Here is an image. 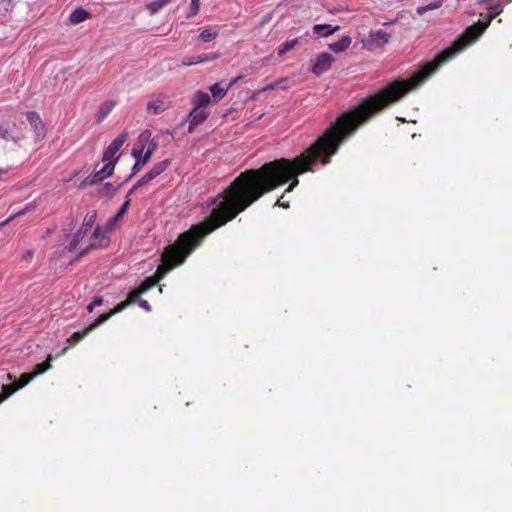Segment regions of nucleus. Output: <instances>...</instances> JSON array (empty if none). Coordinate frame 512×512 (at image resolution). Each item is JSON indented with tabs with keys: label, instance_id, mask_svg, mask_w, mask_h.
Wrapping results in <instances>:
<instances>
[{
	"label": "nucleus",
	"instance_id": "obj_1",
	"mask_svg": "<svg viewBox=\"0 0 512 512\" xmlns=\"http://www.w3.org/2000/svg\"><path fill=\"white\" fill-rule=\"evenodd\" d=\"M313 165L304 151L293 160L281 158L265 163L258 169L241 172L213 199L215 206L210 215L181 233L173 244L166 246L155 274L146 278L137 289L132 290L126 300L112 309V313L117 314L136 303L142 294L153 288L173 268L182 264L207 235L235 219L266 193L289 181L291 184L287 191L293 190L299 183L298 175L311 171Z\"/></svg>",
	"mask_w": 512,
	"mask_h": 512
},
{
	"label": "nucleus",
	"instance_id": "obj_2",
	"mask_svg": "<svg viewBox=\"0 0 512 512\" xmlns=\"http://www.w3.org/2000/svg\"><path fill=\"white\" fill-rule=\"evenodd\" d=\"M488 27V23L478 21L467 27L453 44L425 63L410 78L395 80L378 92L363 99L358 105L343 112L328 129L305 150L315 164L318 160L327 165L340 146L348 140L364 123L377 113L399 101L410 91L418 88L430 78L441 66L452 59L472 42L477 40Z\"/></svg>",
	"mask_w": 512,
	"mask_h": 512
},
{
	"label": "nucleus",
	"instance_id": "obj_3",
	"mask_svg": "<svg viewBox=\"0 0 512 512\" xmlns=\"http://www.w3.org/2000/svg\"><path fill=\"white\" fill-rule=\"evenodd\" d=\"M139 141L141 143L148 142V146L146 151L143 154V147L141 149L134 148L131 152L132 156L136 159L135 164L132 167V173L131 176L137 174L144 165H146L150 159L153 153L156 151L158 147V143L154 140H150V133L144 132L139 136Z\"/></svg>",
	"mask_w": 512,
	"mask_h": 512
},
{
	"label": "nucleus",
	"instance_id": "obj_4",
	"mask_svg": "<svg viewBox=\"0 0 512 512\" xmlns=\"http://www.w3.org/2000/svg\"><path fill=\"white\" fill-rule=\"evenodd\" d=\"M96 217H97V213H96L95 210H92V211L88 212L85 215L83 223H82L80 229L75 233V235L73 236L72 240L70 241V243L66 247V249L69 252L75 251L76 248L78 247V245L82 242L83 238L88 233H90V231L92 230V228H93V226L95 224Z\"/></svg>",
	"mask_w": 512,
	"mask_h": 512
},
{
	"label": "nucleus",
	"instance_id": "obj_5",
	"mask_svg": "<svg viewBox=\"0 0 512 512\" xmlns=\"http://www.w3.org/2000/svg\"><path fill=\"white\" fill-rule=\"evenodd\" d=\"M91 239H93V241H91L83 250L79 252L77 258L86 255L89 251L93 249L106 248L110 244L109 237L106 235L105 232L101 230L100 226L95 227L93 233L91 234Z\"/></svg>",
	"mask_w": 512,
	"mask_h": 512
},
{
	"label": "nucleus",
	"instance_id": "obj_6",
	"mask_svg": "<svg viewBox=\"0 0 512 512\" xmlns=\"http://www.w3.org/2000/svg\"><path fill=\"white\" fill-rule=\"evenodd\" d=\"M114 313H112V310H110L108 313L101 314L97 319H95L91 324H89L87 327H85L81 331L74 332L70 338L67 339L68 342L73 341V344L78 343L81 341L85 336H87L90 332H92L94 329H96L98 326L103 324L105 321L110 319Z\"/></svg>",
	"mask_w": 512,
	"mask_h": 512
},
{
	"label": "nucleus",
	"instance_id": "obj_7",
	"mask_svg": "<svg viewBox=\"0 0 512 512\" xmlns=\"http://www.w3.org/2000/svg\"><path fill=\"white\" fill-rule=\"evenodd\" d=\"M128 140V133L122 132L120 135H118L111 143L110 145L105 149L102 161L111 160V161H117L116 154L120 150V148L124 145V143Z\"/></svg>",
	"mask_w": 512,
	"mask_h": 512
},
{
	"label": "nucleus",
	"instance_id": "obj_8",
	"mask_svg": "<svg viewBox=\"0 0 512 512\" xmlns=\"http://www.w3.org/2000/svg\"><path fill=\"white\" fill-rule=\"evenodd\" d=\"M390 39V35L384 30L371 31L366 39V46L369 49L382 48Z\"/></svg>",
	"mask_w": 512,
	"mask_h": 512
},
{
	"label": "nucleus",
	"instance_id": "obj_9",
	"mask_svg": "<svg viewBox=\"0 0 512 512\" xmlns=\"http://www.w3.org/2000/svg\"><path fill=\"white\" fill-rule=\"evenodd\" d=\"M334 58L328 53H321L317 56L315 63L312 67V72L316 76H320L331 68Z\"/></svg>",
	"mask_w": 512,
	"mask_h": 512
},
{
	"label": "nucleus",
	"instance_id": "obj_10",
	"mask_svg": "<svg viewBox=\"0 0 512 512\" xmlns=\"http://www.w3.org/2000/svg\"><path fill=\"white\" fill-rule=\"evenodd\" d=\"M103 162L105 163L104 166L100 170L94 172L88 178L90 184L99 183V182L103 181L105 178H107L110 175H112L116 162L115 161H111V160H106V161H103Z\"/></svg>",
	"mask_w": 512,
	"mask_h": 512
},
{
	"label": "nucleus",
	"instance_id": "obj_11",
	"mask_svg": "<svg viewBox=\"0 0 512 512\" xmlns=\"http://www.w3.org/2000/svg\"><path fill=\"white\" fill-rule=\"evenodd\" d=\"M209 114L205 110L193 108V110L189 113V126L188 132L192 133L195 128L201 125L207 118Z\"/></svg>",
	"mask_w": 512,
	"mask_h": 512
},
{
	"label": "nucleus",
	"instance_id": "obj_12",
	"mask_svg": "<svg viewBox=\"0 0 512 512\" xmlns=\"http://www.w3.org/2000/svg\"><path fill=\"white\" fill-rule=\"evenodd\" d=\"M169 107L166 97H158L147 104V112L152 115H159Z\"/></svg>",
	"mask_w": 512,
	"mask_h": 512
},
{
	"label": "nucleus",
	"instance_id": "obj_13",
	"mask_svg": "<svg viewBox=\"0 0 512 512\" xmlns=\"http://www.w3.org/2000/svg\"><path fill=\"white\" fill-rule=\"evenodd\" d=\"M218 58V54L216 53H209L204 55H198V56H191V57H185L182 60L183 66H191L198 63H204V62H210L213 60H216Z\"/></svg>",
	"mask_w": 512,
	"mask_h": 512
},
{
	"label": "nucleus",
	"instance_id": "obj_14",
	"mask_svg": "<svg viewBox=\"0 0 512 512\" xmlns=\"http://www.w3.org/2000/svg\"><path fill=\"white\" fill-rule=\"evenodd\" d=\"M26 118L30 125L34 128L37 136H43L45 129L40 116L34 111H29L26 113Z\"/></svg>",
	"mask_w": 512,
	"mask_h": 512
},
{
	"label": "nucleus",
	"instance_id": "obj_15",
	"mask_svg": "<svg viewBox=\"0 0 512 512\" xmlns=\"http://www.w3.org/2000/svg\"><path fill=\"white\" fill-rule=\"evenodd\" d=\"M340 30V26H332L330 24H316L313 27L314 34L321 36V37H328L335 32Z\"/></svg>",
	"mask_w": 512,
	"mask_h": 512
},
{
	"label": "nucleus",
	"instance_id": "obj_16",
	"mask_svg": "<svg viewBox=\"0 0 512 512\" xmlns=\"http://www.w3.org/2000/svg\"><path fill=\"white\" fill-rule=\"evenodd\" d=\"M115 106H116V102L113 101V100H106V101H104L100 105V107L98 109V112H97V115H96L97 122L101 123L102 121H104L106 119V117L114 109Z\"/></svg>",
	"mask_w": 512,
	"mask_h": 512
},
{
	"label": "nucleus",
	"instance_id": "obj_17",
	"mask_svg": "<svg viewBox=\"0 0 512 512\" xmlns=\"http://www.w3.org/2000/svg\"><path fill=\"white\" fill-rule=\"evenodd\" d=\"M211 98L208 93L197 91L192 98L194 108L201 109L209 105Z\"/></svg>",
	"mask_w": 512,
	"mask_h": 512
},
{
	"label": "nucleus",
	"instance_id": "obj_18",
	"mask_svg": "<svg viewBox=\"0 0 512 512\" xmlns=\"http://www.w3.org/2000/svg\"><path fill=\"white\" fill-rule=\"evenodd\" d=\"M91 17V14L83 9V8H77L74 11H72L69 15V20L72 24H80L84 22L85 20L89 19Z\"/></svg>",
	"mask_w": 512,
	"mask_h": 512
},
{
	"label": "nucleus",
	"instance_id": "obj_19",
	"mask_svg": "<svg viewBox=\"0 0 512 512\" xmlns=\"http://www.w3.org/2000/svg\"><path fill=\"white\" fill-rule=\"evenodd\" d=\"M220 32V28L218 25H212L204 28L199 35V38L203 42H210L214 40Z\"/></svg>",
	"mask_w": 512,
	"mask_h": 512
},
{
	"label": "nucleus",
	"instance_id": "obj_20",
	"mask_svg": "<svg viewBox=\"0 0 512 512\" xmlns=\"http://www.w3.org/2000/svg\"><path fill=\"white\" fill-rule=\"evenodd\" d=\"M352 42V39L350 36H343L338 41L329 44V49L332 50L335 53H340L348 49Z\"/></svg>",
	"mask_w": 512,
	"mask_h": 512
},
{
	"label": "nucleus",
	"instance_id": "obj_21",
	"mask_svg": "<svg viewBox=\"0 0 512 512\" xmlns=\"http://www.w3.org/2000/svg\"><path fill=\"white\" fill-rule=\"evenodd\" d=\"M157 176H155L151 170H149L147 173H145L128 191V195L134 194L139 188H141L144 185H147L149 182H151L153 179H155Z\"/></svg>",
	"mask_w": 512,
	"mask_h": 512
},
{
	"label": "nucleus",
	"instance_id": "obj_22",
	"mask_svg": "<svg viewBox=\"0 0 512 512\" xmlns=\"http://www.w3.org/2000/svg\"><path fill=\"white\" fill-rule=\"evenodd\" d=\"M157 176H155L151 170H149L147 173H145L128 191V195L134 194L139 188H141L144 185H147L149 182H151L153 179H155Z\"/></svg>",
	"mask_w": 512,
	"mask_h": 512
},
{
	"label": "nucleus",
	"instance_id": "obj_23",
	"mask_svg": "<svg viewBox=\"0 0 512 512\" xmlns=\"http://www.w3.org/2000/svg\"><path fill=\"white\" fill-rule=\"evenodd\" d=\"M13 9L12 0H0V22L7 23L9 20V13Z\"/></svg>",
	"mask_w": 512,
	"mask_h": 512
},
{
	"label": "nucleus",
	"instance_id": "obj_24",
	"mask_svg": "<svg viewBox=\"0 0 512 512\" xmlns=\"http://www.w3.org/2000/svg\"><path fill=\"white\" fill-rule=\"evenodd\" d=\"M18 390L20 389L15 382L9 385H2V393L0 394V404Z\"/></svg>",
	"mask_w": 512,
	"mask_h": 512
},
{
	"label": "nucleus",
	"instance_id": "obj_25",
	"mask_svg": "<svg viewBox=\"0 0 512 512\" xmlns=\"http://www.w3.org/2000/svg\"><path fill=\"white\" fill-rule=\"evenodd\" d=\"M227 87H222L220 83H215L210 87V91L215 100H220L225 97L228 92Z\"/></svg>",
	"mask_w": 512,
	"mask_h": 512
},
{
	"label": "nucleus",
	"instance_id": "obj_26",
	"mask_svg": "<svg viewBox=\"0 0 512 512\" xmlns=\"http://www.w3.org/2000/svg\"><path fill=\"white\" fill-rule=\"evenodd\" d=\"M51 362L52 356L48 355L47 359L44 362L39 363L35 366V369L32 373L35 374V377L44 374L51 368Z\"/></svg>",
	"mask_w": 512,
	"mask_h": 512
},
{
	"label": "nucleus",
	"instance_id": "obj_27",
	"mask_svg": "<svg viewBox=\"0 0 512 512\" xmlns=\"http://www.w3.org/2000/svg\"><path fill=\"white\" fill-rule=\"evenodd\" d=\"M172 0H155L147 4V9L151 14L157 13L160 9L171 3Z\"/></svg>",
	"mask_w": 512,
	"mask_h": 512
},
{
	"label": "nucleus",
	"instance_id": "obj_28",
	"mask_svg": "<svg viewBox=\"0 0 512 512\" xmlns=\"http://www.w3.org/2000/svg\"><path fill=\"white\" fill-rule=\"evenodd\" d=\"M298 43V39H292V40H288L286 42H284L279 48H278V51H277V54L279 57H282L284 56L288 51L292 50L295 48V46L297 45Z\"/></svg>",
	"mask_w": 512,
	"mask_h": 512
},
{
	"label": "nucleus",
	"instance_id": "obj_29",
	"mask_svg": "<svg viewBox=\"0 0 512 512\" xmlns=\"http://www.w3.org/2000/svg\"><path fill=\"white\" fill-rule=\"evenodd\" d=\"M169 165H170V160L165 159L163 161H160V162L154 164L150 170L155 176H159L161 173H163L168 168Z\"/></svg>",
	"mask_w": 512,
	"mask_h": 512
},
{
	"label": "nucleus",
	"instance_id": "obj_30",
	"mask_svg": "<svg viewBox=\"0 0 512 512\" xmlns=\"http://www.w3.org/2000/svg\"><path fill=\"white\" fill-rule=\"evenodd\" d=\"M35 377V374L31 373H23L18 381H15V383L18 385L19 389L24 388L26 385L30 383Z\"/></svg>",
	"mask_w": 512,
	"mask_h": 512
},
{
	"label": "nucleus",
	"instance_id": "obj_31",
	"mask_svg": "<svg viewBox=\"0 0 512 512\" xmlns=\"http://www.w3.org/2000/svg\"><path fill=\"white\" fill-rule=\"evenodd\" d=\"M503 2H498L495 5H492L488 10V24L494 19L497 15L502 12Z\"/></svg>",
	"mask_w": 512,
	"mask_h": 512
},
{
	"label": "nucleus",
	"instance_id": "obj_32",
	"mask_svg": "<svg viewBox=\"0 0 512 512\" xmlns=\"http://www.w3.org/2000/svg\"><path fill=\"white\" fill-rule=\"evenodd\" d=\"M440 6H441V2H432V3H429L426 6H419L417 8V13L419 15H423L426 11L438 9Z\"/></svg>",
	"mask_w": 512,
	"mask_h": 512
},
{
	"label": "nucleus",
	"instance_id": "obj_33",
	"mask_svg": "<svg viewBox=\"0 0 512 512\" xmlns=\"http://www.w3.org/2000/svg\"><path fill=\"white\" fill-rule=\"evenodd\" d=\"M200 0H191V5L188 13L186 14L187 18L194 17L199 12Z\"/></svg>",
	"mask_w": 512,
	"mask_h": 512
},
{
	"label": "nucleus",
	"instance_id": "obj_34",
	"mask_svg": "<svg viewBox=\"0 0 512 512\" xmlns=\"http://www.w3.org/2000/svg\"><path fill=\"white\" fill-rule=\"evenodd\" d=\"M104 300L102 297H96L94 300L87 306V310L92 312L95 307L101 306Z\"/></svg>",
	"mask_w": 512,
	"mask_h": 512
},
{
	"label": "nucleus",
	"instance_id": "obj_35",
	"mask_svg": "<svg viewBox=\"0 0 512 512\" xmlns=\"http://www.w3.org/2000/svg\"><path fill=\"white\" fill-rule=\"evenodd\" d=\"M29 210L28 207H26L25 209H23L22 211L12 215L11 217H9L7 220H5L4 222L0 223V228L4 227L5 225H7L8 223H10L12 220H14L16 217L20 216V215H23L26 213V211Z\"/></svg>",
	"mask_w": 512,
	"mask_h": 512
},
{
	"label": "nucleus",
	"instance_id": "obj_36",
	"mask_svg": "<svg viewBox=\"0 0 512 512\" xmlns=\"http://www.w3.org/2000/svg\"><path fill=\"white\" fill-rule=\"evenodd\" d=\"M136 302H138L139 306L143 308L145 311H151V305L147 300L138 299Z\"/></svg>",
	"mask_w": 512,
	"mask_h": 512
},
{
	"label": "nucleus",
	"instance_id": "obj_37",
	"mask_svg": "<svg viewBox=\"0 0 512 512\" xmlns=\"http://www.w3.org/2000/svg\"><path fill=\"white\" fill-rule=\"evenodd\" d=\"M129 203L130 201L127 200L123 205L122 207L120 208V210L118 211V213L116 214V217L115 218H119L121 217L127 210L128 206H129Z\"/></svg>",
	"mask_w": 512,
	"mask_h": 512
},
{
	"label": "nucleus",
	"instance_id": "obj_38",
	"mask_svg": "<svg viewBox=\"0 0 512 512\" xmlns=\"http://www.w3.org/2000/svg\"><path fill=\"white\" fill-rule=\"evenodd\" d=\"M242 76H237L235 77L234 79H232L230 81V83L227 85V88L230 89L234 84H236L238 82L239 79H241Z\"/></svg>",
	"mask_w": 512,
	"mask_h": 512
},
{
	"label": "nucleus",
	"instance_id": "obj_39",
	"mask_svg": "<svg viewBox=\"0 0 512 512\" xmlns=\"http://www.w3.org/2000/svg\"><path fill=\"white\" fill-rule=\"evenodd\" d=\"M32 257H33V251L28 250V251L26 252L25 256H24V259H25L26 261H30V260L32 259Z\"/></svg>",
	"mask_w": 512,
	"mask_h": 512
},
{
	"label": "nucleus",
	"instance_id": "obj_40",
	"mask_svg": "<svg viewBox=\"0 0 512 512\" xmlns=\"http://www.w3.org/2000/svg\"><path fill=\"white\" fill-rule=\"evenodd\" d=\"M277 87V83L276 82H273V83H270L268 84L264 90H272V89H275Z\"/></svg>",
	"mask_w": 512,
	"mask_h": 512
},
{
	"label": "nucleus",
	"instance_id": "obj_41",
	"mask_svg": "<svg viewBox=\"0 0 512 512\" xmlns=\"http://www.w3.org/2000/svg\"><path fill=\"white\" fill-rule=\"evenodd\" d=\"M6 379H7L8 381H14L15 377H14L11 373H8V374L6 375Z\"/></svg>",
	"mask_w": 512,
	"mask_h": 512
},
{
	"label": "nucleus",
	"instance_id": "obj_42",
	"mask_svg": "<svg viewBox=\"0 0 512 512\" xmlns=\"http://www.w3.org/2000/svg\"><path fill=\"white\" fill-rule=\"evenodd\" d=\"M71 346H67L65 348H63V350L61 351V355H64L69 349H70Z\"/></svg>",
	"mask_w": 512,
	"mask_h": 512
},
{
	"label": "nucleus",
	"instance_id": "obj_43",
	"mask_svg": "<svg viewBox=\"0 0 512 512\" xmlns=\"http://www.w3.org/2000/svg\"><path fill=\"white\" fill-rule=\"evenodd\" d=\"M6 172H7V170L3 171V170L0 169V173H6Z\"/></svg>",
	"mask_w": 512,
	"mask_h": 512
}]
</instances>
